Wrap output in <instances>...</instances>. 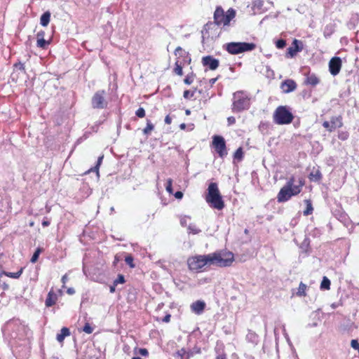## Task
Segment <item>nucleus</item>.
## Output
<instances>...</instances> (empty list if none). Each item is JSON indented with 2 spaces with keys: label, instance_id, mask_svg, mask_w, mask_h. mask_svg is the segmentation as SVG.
Listing matches in <instances>:
<instances>
[{
  "label": "nucleus",
  "instance_id": "43",
  "mask_svg": "<svg viewBox=\"0 0 359 359\" xmlns=\"http://www.w3.org/2000/svg\"><path fill=\"white\" fill-rule=\"evenodd\" d=\"M83 359H99L96 355V351L93 350Z\"/></svg>",
  "mask_w": 359,
  "mask_h": 359
},
{
  "label": "nucleus",
  "instance_id": "63",
  "mask_svg": "<svg viewBox=\"0 0 359 359\" xmlns=\"http://www.w3.org/2000/svg\"><path fill=\"white\" fill-rule=\"evenodd\" d=\"M185 127H186L185 123H182V124L180 125V128H181L182 129H184V128H185Z\"/></svg>",
  "mask_w": 359,
  "mask_h": 359
},
{
  "label": "nucleus",
  "instance_id": "40",
  "mask_svg": "<svg viewBox=\"0 0 359 359\" xmlns=\"http://www.w3.org/2000/svg\"><path fill=\"white\" fill-rule=\"evenodd\" d=\"M172 179L169 178L167 180V184H166V187H165V189H166V191L169 193V194H172Z\"/></svg>",
  "mask_w": 359,
  "mask_h": 359
},
{
  "label": "nucleus",
  "instance_id": "46",
  "mask_svg": "<svg viewBox=\"0 0 359 359\" xmlns=\"http://www.w3.org/2000/svg\"><path fill=\"white\" fill-rule=\"evenodd\" d=\"M138 353L142 355V356H147L149 354V352L147 348H140L138 351Z\"/></svg>",
  "mask_w": 359,
  "mask_h": 359
},
{
  "label": "nucleus",
  "instance_id": "31",
  "mask_svg": "<svg viewBox=\"0 0 359 359\" xmlns=\"http://www.w3.org/2000/svg\"><path fill=\"white\" fill-rule=\"evenodd\" d=\"M48 44V41H46L44 39H38L36 41V46L41 48H46Z\"/></svg>",
  "mask_w": 359,
  "mask_h": 359
},
{
  "label": "nucleus",
  "instance_id": "15",
  "mask_svg": "<svg viewBox=\"0 0 359 359\" xmlns=\"http://www.w3.org/2000/svg\"><path fill=\"white\" fill-rule=\"evenodd\" d=\"M297 88L296 83L291 79H287L283 81L281 84L283 92L289 93L294 91Z\"/></svg>",
  "mask_w": 359,
  "mask_h": 359
},
{
  "label": "nucleus",
  "instance_id": "41",
  "mask_svg": "<svg viewBox=\"0 0 359 359\" xmlns=\"http://www.w3.org/2000/svg\"><path fill=\"white\" fill-rule=\"evenodd\" d=\"M246 339L249 341H251L252 342H256L257 341V336L255 334V333H252V332H250L247 334L246 336Z\"/></svg>",
  "mask_w": 359,
  "mask_h": 359
},
{
  "label": "nucleus",
  "instance_id": "60",
  "mask_svg": "<svg viewBox=\"0 0 359 359\" xmlns=\"http://www.w3.org/2000/svg\"><path fill=\"white\" fill-rule=\"evenodd\" d=\"M15 67H18L20 69H24L25 67L22 63L16 64Z\"/></svg>",
  "mask_w": 359,
  "mask_h": 359
},
{
  "label": "nucleus",
  "instance_id": "9",
  "mask_svg": "<svg viewBox=\"0 0 359 359\" xmlns=\"http://www.w3.org/2000/svg\"><path fill=\"white\" fill-rule=\"evenodd\" d=\"M303 43L297 39H294L292 46L287 50L286 57H294L297 53L301 52L303 50Z\"/></svg>",
  "mask_w": 359,
  "mask_h": 359
},
{
  "label": "nucleus",
  "instance_id": "45",
  "mask_svg": "<svg viewBox=\"0 0 359 359\" xmlns=\"http://www.w3.org/2000/svg\"><path fill=\"white\" fill-rule=\"evenodd\" d=\"M351 346L353 349H359V343L356 339H352L351 341Z\"/></svg>",
  "mask_w": 359,
  "mask_h": 359
},
{
  "label": "nucleus",
  "instance_id": "29",
  "mask_svg": "<svg viewBox=\"0 0 359 359\" xmlns=\"http://www.w3.org/2000/svg\"><path fill=\"white\" fill-rule=\"evenodd\" d=\"M306 208L304 211V215L307 216V215H311L313 212V208L312 207V204L311 203V202L309 201L306 200Z\"/></svg>",
  "mask_w": 359,
  "mask_h": 359
},
{
  "label": "nucleus",
  "instance_id": "4",
  "mask_svg": "<svg viewBox=\"0 0 359 359\" xmlns=\"http://www.w3.org/2000/svg\"><path fill=\"white\" fill-rule=\"evenodd\" d=\"M249 107L250 98L245 92L239 90L233 94V111H241L248 109Z\"/></svg>",
  "mask_w": 359,
  "mask_h": 359
},
{
  "label": "nucleus",
  "instance_id": "37",
  "mask_svg": "<svg viewBox=\"0 0 359 359\" xmlns=\"http://www.w3.org/2000/svg\"><path fill=\"white\" fill-rule=\"evenodd\" d=\"M196 89L194 90H184L183 96L185 99H190L194 96Z\"/></svg>",
  "mask_w": 359,
  "mask_h": 359
},
{
  "label": "nucleus",
  "instance_id": "3",
  "mask_svg": "<svg viewBox=\"0 0 359 359\" xmlns=\"http://www.w3.org/2000/svg\"><path fill=\"white\" fill-rule=\"evenodd\" d=\"M294 116L287 106H279L273 112V121L278 125H287L292 122Z\"/></svg>",
  "mask_w": 359,
  "mask_h": 359
},
{
  "label": "nucleus",
  "instance_id": "26",
  "mask_svg": "<svg viewBox=\"0 0 359 359\" xmlns=\"http://www.w3.org/2000/svg\"><path fill=\"white\" fill-rule=\"evenodd\" d=\"M330 287V280L326 276H324L320 284V288L322 290H329Z\"/></svg>",
  "mask_w": 359,
  "mask_h": 359
},
{
  "label": "nucleus",
  "instance_id": "2",
  "mask_svg": "<svg viewBox=\"0 0 359 359\" xmlns=\"http://www.w3.org/2000/svg\"><path fill=\"white\" fill-rule=\"evenodd\" d=\"M304 185V180L302 178H299L298 181H296L294 177H291L278 192L277 195L278 202H286L292 196H297L302 191Z\"/></svg>",
  "mask_w": 359,
  "mask_h": 359
},
{
  "label": "nucleus",
  "instance_id": "39",
  "mask_svg": "<svg viewBox=\"0 0 359 359\" xmlns=\"http://www.w3.org/2000/svg\"><path fill=\"white\" fill-rule=\"evenodd\" d=\"M263 6V1L262 0H256L253 3V8L254 10H260Z\"/></svg>",
  "mask_w": 359,
  "mask_h": 359
},
{
  "label": "nucleus",
  "instance_id": "61",
  "mask_svg": "<svg viewBox=\"0 0 359 359\" xmlns=\"http://www.w3.org/2000/svg\"><path fill=\"white\" fill-rule=\"evenodd\" d=\"M2 288H3L4 290H8V284H6V283H4V284L2 285Z\"/></svg>",
  "mask_w": 359,
  "mask_h": 359
},
{
  "label": "nucleus",
  "instance_id": "17",
  "mask_svg": "<svg viewBox=\"0 0 359 359\" xmlns=\"http://www.w3.org/2000/svg\"><path fill=\"white\" fill-rule=\"evenodd\" d=\"M193 355L191 351H187L182 348L174 353L173 356L175 359H189Z\"/></svg>",
  "mask_w": 359,
  "mask_h": 359
},
{
  "label": "nucleus",
  "instance_id": "1",
  "mask_svg": "<svg viewBox=\"0 0 359 359\" xmlns=\"http://www.w3.org/2000/svg\"><path fill=\"white\" fill-rule=\"evenodd\" d=\"M234 260L231 252H215L208 255H195L187 259V264L191 271H199L204 266H217L226 267L231 265Z\"/></svg>",
  "mask_w": 359,
  "mask_h": 359
},
{
  "label": "nucleus",
  "instance_id": "19",
  "mask_svg": "<svg viewBox=\"0 0 359 359\" xmlns=\"http://www.w3.org/2000/svg\"><path fill=\"white\" fill-rule=\"evenodd\" d=\"M319 79L316 76L315 74L309 73L306 76L304 83L306 85L315 86L319 83Z\"/></svg>",
  "mask_w": 359,
  "mask_h": 359
},
{
  "label": "nucleus",
  "instance_id": "25",
  "mask_svg": "<svg viewBox=\"0 0 359 359\" xmlns=\"http://www.w3.org/2000/svg\"><path fill=\"white\" fill-rule=\"evenodd\" d=\"M174 72L176 74L179 76H182L183 74L182 63L179 60H177L175 62V67L174 69Z\"/></svg>",
  "mask_w": 359,
  "mask_h": 359
},
{
  "label": "nucleus",
  "instance_id": "50",
  "mask_svg": "<svg viewBox=\"0 0 359 359\" xmlns=\"http://www.w3.org/2000/svg\"><path fill=\"white\" fill-rule=\"evenodd\" d=\"M175 197L177 199H181L183 197V193L182 191H177L174 194Z\"/></svg>",
  "mask_w": 359,
  "mask_h": 359
},
{
  "label": "nucleus",
  "instance_id": "48",
  "mask_svg": "<svg viewBox=\"0 0 359 359\" xmlns=\"http://www.w3.org/2000/svg\"><path fill=\"white\" fill-rule=\"evenodd\" d=\"M228 125L231 126L235 123L236 119L233 116H229L227 118Z\"/></svg>",
  "mask_w": 359,
  "mask_h": 359
},
{
  "label": "nucleus",
  "instance_id": "32",
  "mask_svg": "<svg viewBox=\"0 0 359 359\" xmlns=\"http://www.w3.org/2000/svg\"><path fill=\"white\" fill-rule=\"evenodd\" d=\"M322 175L320 171L317 170L315 173L311 172L310 175V179L314 181H318L321 179Z\"/></svg>",
  "mask_w": 359,
  "mask_h": 359
},
{
  "label": "nucleus",
  "instance_id": "14",
  "mask_svg": "<svg viewBox=\"0 0 359 359\" xmlns=\"http://www.w3.org/2000/svg\"><path fill=\"white\" fill-rule=\"evenodd\" d=\"M205 305L204 301L197 300L190 305V309L192 313L196 315H201L204 311Z\"/></svg>",
  "mask_w": 359,
  "mask_h": 359
},
{
  "label": "nucleus",
  "instance_id": "35",
  "mask_svg": "<svg viewBox=\"0 0 359 359\" xmlns=\"http://www.w3.org/2000/svg\"><path fill=\"white\" fill-rule=\"evenodd\" d=\"M243 152L241 147H239L234 153V158L241 160L243 158Z\"/></svg>",
  "mask_w": 359,
  "mask_h": 359
},
{
  "label": "nucleus",
  "instance_id": "7",
  "mask_svg": "<svg viewBox=\"0 0 359 359\" xmlns=\"http://www.w3.org/2000/svg\"><path fill=\"white\" fill-rule=\"evenodd\" d=\"M212 145L219 157L224 158L227 155L226 142L223 137L214 135L212 137Z\"/></svg>",
  "mask_w": 359,
  "mask_h": 359
},
{
  "label": "nucleus",
  "instance_id": "55",
  "mask_svg": "<svg viewBox=\"0 0 359 359\" xmlns=\"http://www.w3.org/2000/svg\"><path fill=\"white\" fill-rule=\"evenodd\" d=\"M67 292L69 294H74L75 293V290L74 288L72 287H69L67 289Z\"/></svg>",
  "mask_w": 359,
  "mask_h": 359
},
{
  "label": "nucleus",
  "instance_id": "51",
  "mask_svg": "<svg viewBox=\"0 0 359 359\" xmlns=\"http://www.w3.org/2000/svg\"><path fill=\"white\" fill-rule=\"evenodd\" d=\"M62 283H63V285H62V287H65V283H67V281L68 280V276H67V274H65L62 277V279H61Z\"/></svg>",
  "mask_w": 359,
  "mask_h": 359
},
{
  "label": "nucleus",
  "instance_id": "36",
  "mask_svg": "<svg viewBox=\"0 0 359 359\" xmlns=\"http://www.w3.org/2000/svg\"><path fill=\"white\" fill-rule=\"evenodd\" d=\"M125 262L130 266V268H135V265L133 263V257L131 255H128L125 258Z\"/></svg>",
  "mask_w": 359,
  "mask_h": 359
},
{
  "label": "nucleus",
  "instance_id": "47",
  "mask_svg": "<svg viewBox=\"0 0 359 359\" xmlns=\"http://www.w3.org/2000/svg\"><path fill=\"white\" fill-rule=\"evenodd\" d=\"M193 81H194V79L191 76H187L184 79V83H186L187 85H190L191 83H192Z\"/></svg>",
  "mask_w": 359,
  "mask_h": 359
},
{
  "label": "nucleus",
  "instance_id": "58",
  "mask_svg": "<svg viewBox=\"0 0 359 359\" xmlns=\"http://www.w3.org/2000/svg\"><path fill=\"white\" fill-rule=\"evenodd\" d=\"M216 359H226V356L225 354H220L217 356Z\"/></svg>",
  "mask_w": 359,
  "mask_h": 359
},
{
  "label": "nucleus",
  "instance_id": "11",
  "mask_svg": "<svg viewBox=\"0 0 359 359\" xmlns=\"http://www.w3.org/2000/svg\"><path fill=\"white\" fill-rule=\"evenodd\" d=\"M205 200L208 203L210 204L215 209L222 210L224 207V203L220 194L216 195V196L206 198Z\"/></svg>",
  "mask_w": 359,
  "mask_h": 359
},
{
  "label": "nucleus",
  "instance_id": "53",
  "mask_svg": "<svg viewBox=\"0 0 359 359\" xmlns=\"http://www.w3.org/2000/svg\"><path fill=\"white\" fill-rule=\"evenodd\" d=\"M172 122V118L170 117L169 115L166 116L165 118V123L166 124H170Z\"/></svg>",
  "mask_w": 359,
  "mask_h": 359
},
{
  "label": "nucleus",
  "instance_id": "13",
  "mask_svg": "<svg viewBox=\"0 0 359 359\" xmlns=\"http://www.w3.org/2000/svg\"><path fill=\"white\" fill-rule=\"evenodd\" d=\"M201 62L204 67H208L210 70H215L219 65V60L214 58L211 55L203 57Z\"/></svg>",
  "mask_w": 359,
  "mask_h": 359
},
{
  "label": "nucleus",
  "instance_id": "24",
  "mask_svg": "<svg viewBox=\"0 0 359 359\" xmlns=\"http://www.w3.org/2000/svg\"><path fill=\"white\" fill-rule=\"evenodd\" d=\"M22 271H23V268H21L18 271H17L15 273L4 271V274L9 278H18L22 273Z\"/></svg>",
  "mask_w": 359,
  "mask_h": 359
},
{
  "label": "nucleus",
  "instance_id": "42",
  "mask_svg": "<svg viewBox=\"0 0 359 359\" xmlns=\"http://www.w3.org/2000/svg\"><path fill=\"white\" fill-rule=\"evenodd\" d=\"M276 46L278 48H283L286 46V41L284 39H278L276 42Z\"/></svg>",
  "mask_w": 359,
  "mask_h": 359
},
{
  "label": "nucleus",
  "instance_id": "5",
  "mask_svg": "<svg viewBox=\"0 0 359 359\" xmlns=\"http://www.w3.org/2000/svg\"><path fill=\"white\" fill-rule=\"evenodd\" d=\"M236 16V11L233 8H229L226 13L222 7H217L214 13V21L215 23L218 25L223 27L228 26L231 20Z\"/></svg>",
  "mask_w": 359,
  "mask_h": 359
},
{
  "label": "nucleus",
  "instance_id": "27",
  "mask_svg": "<svg viewBox=\"0 0 359 359\" xmlns=\"http://www.w3.org/2000/svg\"><path fill=\"white\" fill-rule=\"evenodd\" d=\"M306 289V285L304 283H303L302 282H301L299 283L297 294L299 297L305 296L306 295V293H305Z\"/></svg>",
  "mask_w": 359,
  "mask_h": 359
},
{
  "label": "nucleus",
  "instance_id": "33",
  "mask_svg": "<svg viewBox=\"0 0 359 359\" xmlns=\"http://www.w3.org/2000/svg\"><path fill=\"white\" fill-rule=\"evenodd\" d=\"M124 283H125L124 276L122 274H118L117 278L114 280V287L119 283L122 284ZM114 290H115V288L114 287Z\"/></svg>",
  "mask_w": 359,
  "mask_h": 359
},
{
  "label": "nucleus",
  "instance_id": "59",
  "mask_svg": "<svg viewBox=\"0 0 359 359\" xmlns=\"http://www.w3.org/2000/svg\"><path fill=\"white\" fill-rule=\"evenodd\" d=\"M217 80V78H212V79H210L209 83L211 86H212L216 82Z\"/></svg>",
  "mask_w": 359,
  "mask_h": 359
},
{
  "label": "nucleus",
  "instance_id": "23",
  "mask_svg": "<svg viewBox=\"0 0 359 359\" xmlns=\"http://www.w3.org/2000/svg\"><path fill=\"white\" fill-rule=\"evenodd\" d=\"M79 330L89 334L93 333L95 330V326H93L88 322H86L84 325L82 327H79Z\"/></svg>",
  "mask_w": 359,
  "mask_h": 359
},
{
  "label": "nucleus",
  "instance_id": "21",
  "mask_svg": "<svg viewBox=\"0 0 359 359\" xmlns=\"http://www.w3.org/2000/svg\"><path fill=\"white\" fill-rule=\"evenodd\" d=\"M70 334L69 330L67 327H62L60 333L57 334L56 339L60 342H63L65 338Z\"/></svg>",
  "mask_w": 359,
  "mask_h": 359
},
{
  "label": "nucleus",
  "instance_id": "44",
  "mask_svg": "<svg viewBox=\"0 0 359 359\" xmlns=\"http://www.w3.org/2000/svg\"><path fill=\"white\" fill-rule=\"evenodd\" d=\"M135 115L139 118H143L145 116V110L142 107H140L136 111Z\"/></svg>",
  "mask_w": 359,
  "mask_h": 359
},
{
  "label": "nucleus",
  "instance_id": "52",
  "mask_svg": "<svg viewBox=\"0 0 359 359\" xmlns=\"http://www.w3.org/2000/svg\"><path fill=\"white\" fill-rule=\"evenodd\" d=\"M170 317H171V316L170 314H167L163 318V322H164V323H169L170 320Z\"/></svg>",
  "mask_w": 359,
  "mask_h": 359
},
{
  "label": "nucleus",
  "instance_id": "62",
  "mask_svg": "<svg viewBox=\"0 0 359 359\" xmlns=\"http://www.w3.org/2000/svg\"><path fill=\"white\" fill-rule=\"evenodd\" d=\"M185 114H186L187 115H189V114H191V111H190L189 109H187V110L185 111Z\"/></svg>",
  "mask_w": 359,
  "mask_h": 359
},
{
  "label": "nucleus",
  "instance_id": "57",
  "mask_svg": "<svg viewBox=\"0 0 359 359\" xmlns=\"http://www.w3.org/2000/svg\"><path fill=\"white\" fill-rule=\"evenodd\" d=\"M339 138L342 140H345L347 138V135L346 134H341V135H339Z\"/></svg>",
  "mask_w": 359,
  "mask_h": 359
},
{
  "label": "nucleus",
  "instance_id": "49",
  "mask_svg": "<svg viewBox=\"0 0 359 359\" xmlns=\"http://www.w3.org/2000/svg\"><path fill=\"white\" fill-rule=\"evenodd\" d=\"M45 32L43 31H40L36 34V38L38 39H44Z\"/></svg>",
  "mask_w": 359,
  "mask_h": 359
},
{
  "label": "nucleus",
  "instance_id": "10",
  "mask_svg": "<svg viewBox=\"0 0 359 359\" xmlns=\"http://www.w3.org/2000/svg\"><path fill=\"white\" fill-rule=\"evenodd\" d=\"M341 68V60L339 57H332L329 62V70L332 75H337Z\"/></svg>",
  "mask_w": 359,
  "mask_h": 359
},
{
  "label": "nucleus",
  "instance_id": "56",
  "mask_svg": "<svg viewBox=\"0 0 359 359\" xmlns=\"http://www.w3.org/2000/svg\"><path fill=\"white\" fill-rule=\"evenodd\" d=\"M180 223L182 226L187 225V217H184V218L181 219Z\"/></svg>",
  "mask_w": 359,
  "mask_h": 359
},
{
  "label": "nucleus",
  "instance_id": "16",
  "mask_svg": "<svg viewBox=\"0 0 359 359\" xmlns=\"http://www.w3.org/2000/svg\"><path fill=\"white\" fill-rule=\"evenodd\" d=\"M57 300V294L52 288L48 293L47 297L45 301V304L47 307L53 306Z\"/></svg>",
  "mask_w": 359,
  "mask_h": 359
},
{
  "label": "nucleus",
  "instance_id": "8",
  "mask_svg": "<svg viewBox=\"0 0 359 359\" xmlns=\"http://www.w3.org/2000/svg\"><path fill=\"white\" fill-rule=\"evenodd\" d=\"M342 117L341 116H332L330 121H324L323 126L329 132H332L337 128L342 127Z\"/></svg>",
  "mask_w": 359,
  "mask_h": 359
},
{
  "label": "nucleus",
  "instance_id": "38",
  "mask_svg": "<svg viewBox=\"0 0 359 359\" xmlns=\"http://www.w3.org/2000/svg\"><path fill=\"white\" fill-rule=\"evenodd\" d=\"M40 253H41V249L40 248H37L36 250L33 254L32 258H31V260H30L31 262L35 263L37 261V259H38V258L39 257Z\"/></svg>",
  "mask_w": 359,
  "mask_h": 359
},
{
  "label": "nucleus",
  "instance_id": "34",
  "mask_svg": "<svg viewBox=\"0 0 359 359\" xmlns=\"http://www.w3.org/2000/svg\"><path fill=\"white\" fill-rule=\"evenodd\" d=\"M102 159H103V156H100L97 159V165L95 166V168H90L88 170V172L95 171V172H96L97 175H98V174H99L98 168H99L100 165L101 164Z\"/></svg>",
  "mask_w": 359,
  "mask_h": 359
},
{
  "label": "nucleus",
  "instance_id": "6",
  "mask_svg": "<svg viewBox=\"0 0 359 359\" xmlns=\"http://www.w3.org/2000/svg\"><path fill=\"white\" fill-rule=\"evenodd\" d=\"M226 51L231 55H238L244 52L252 51L256 48L254 43L230 42L225 45Z\"/></svg>",
  "mask_w": 359,
  "mask_h": 359
},
{
  "label": "nucleus",
  "instance_id": "20",
  "mask_svg": "<svg viewBox=\"0 0 359 359\" xmlns=\"http://www.w3.org/2000/svg\"><path fill=\"white\" fill-rule=\"evenodd\" d=\"M175 55H179L180 57L184 58V62H187L189 64L191 62V58L189 56V53L183 50L180 46H178L175 50Z\"/></svg>",
  "mask_w": 359,
  "mask_h": 359
},
{
  "label": "nucleus",
  "instance_id": "64",
  "mask_svg": "<svg viewBox=\"0 0 359 359\" xmlns=\"http://www.w3.org/2000/svg\"><path fill=\"white\" fill-rule=\"evenodd\" d=\"M46 212H50V207H48V206H46Z\"/></svg>",
  "mask_w": 359,
  "mask_h": 359
},
{
  "label": "nucleus",
  "instance_id": "22",
  "mask_svg": "<svg viewBox=\"0 0 359 359\" xmlns=\"http://www.w3.org/2000/svg\"><path fill=\"white\" fill-rule=\"evenodd\" d=\"M50 20V13L46 11L41 16L40 23L43 27H46L49 24Z\"/></svg>",
  "mask_w": 359,
  "mask_h": 359
},
{
  "label": "nucleus",
  "instance_id": "54",
  "mask_svg": "<svg viewBox=\"0 0 359 359\" xmlns=\"http://www.w3.org/2000/svg\"><path fill=\"white\" fill-rule=\"evenodd\" d=\"M50 225V222L45 218L42 222V226L46 227Z\"/></svg>",
  "mask_w": 359,
  "mask_h": 359
},
{
  "label": "nucleus",
  "instance_id": "30",
  "mask_svg": "<svg viewBox=\"0 0 359 359\" xmlns=\"http://www.w3.org/2000/svg\"><path fill=\"white\" fill-rule=\"evenodd\" d=\"M154 125L151 123L150 121L147 120V126L146 128L143 130V133L144 135H149L150 133V132L151 130H154Z\"/></svg>",
  "mask_w": 359,
  "mask_h": 359
},
{
  "label": "nucleus",
  "instance_id": "28",
  "mask_svg": "<svg viewBox=\"0 0 359 359\" xmlns=\"http://www.w3.org/2000/svg\"><path fill=\"white\" fill-rule=\"evenodd\" d=\"M201 231L198 228H197V226L195 224H190L188 226V232H189V233L198 234Z\"/></svg>",
  "mask_w": 359,
  "mask_h": 359
},
{
  "label": "nucleus",
  "instance_id": "12",
  "mask_svg": "<svg viewBox=\"0 0 359 359\" xmlns=\"http://www.w3.org/2000/svg\"><path fill=\"white\" fill-rule=\"evenodd\" d=\"M104 93V91H98L94 95L92 99V104L94 108H104L106 105Z\"/></svg>",
  "mask_w": 359,
  "mask_h": 359
},
{
  "label": "nucleus",
  "instance_id": "18",
  "mask_svg": "<svg viewBox=\"0 0 359 359\" xmlns=\"http://www.w3.org/2000/svg\"><path fill=\"white\" fill-rule=\"evenodd\" d=\"M219 191L217 187V184L215 182H211L208 188V194L206 198H211L212 196H216V195L219 194Z\"/></svg>",
  "mask_w": 359,
  "mask_h": 359
}]
</instances>
